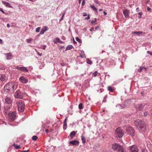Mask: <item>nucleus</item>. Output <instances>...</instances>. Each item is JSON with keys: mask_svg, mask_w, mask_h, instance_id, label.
I'll return each mask as SVG.
<instances>
[{"mask_svg": "<svg viewBox=\"0 0 152 152\" xmlns=\"http://www.w3.org/2000/svg\"><path fill=\"white\" fill-rule=\"evenodd\" d=\"M134 124L141 132H144L145 130L146 124L143 121L139 119L137 120L134 122Z\"/></svg>", "mask_w": 152, "mask_h": 152, "instance_id": "1", "label": "nucleus"}, {"mask_svg": "<svg viewBox=\"0 0 152 152\" xmlns=\"http://www.w3.org/2000/svg\"><path fill=\"white\" fill-rule=\"evenodd\" d=\"M18 84L15 82H11L7 84L4 86V88L8 90V91H10L11 90H15L17 87Z\"/></svg>", "mask_w": 152, "mask_h": 152, "instance_id": "2", "label": "nucleus"}, {"mask_svg": "<svg viewBox=\"0 0 152 152\" xmlns=\"http://www.w3.org/2000/svg\"><path fill=\"white\" fill-rule=\"evenodd\" d=\"M124 132L120 127H118L116 129L115 135L117 137L121 138L124 135Z\"/></svg>", "mask_w": 152, "mask_h": 152, "instance_id": "3", "label": "nucleus"}, {"mask_svg": "<svg viewBox=\"0 0 152 152\" xmlns=\"http://www.w3.org/2000/svg\"><path fill=\"white\" fill-rule=\"evenodd\" d=\"M16 104L17 105L18 110L19 111L23 112L24 109V104L23 102L21 100L17 101Z\"/></svg>", "mask_w": 152, "mask_h": 152, "instance_id": "4", "label": "nucleus"}, {"mask_svg": "<svg viewBox=\"0 0 152 152\" xmlns=\"http://www.w3.org/2000/svg\"><path fill=\"white\" fill-rule=\"evenodd\" d=\"M112 148L113 150L118 151H121V152H124V150L122 147L116 143L112 144Z\"/></svg>", "mask_w": 152, "mask_h": 152, "instance_id": "5", "label": "nucleus"}, {"mask_svg": "<svg viewBox=\"0 0 152 152\" xmlns=\"http://www.w3.org/2000/svg\"><path fill=\"white\" fill-rule=\"evenodd\" d=\"M8 116L9 120L10 121H12L15 119L16 117V113L15 112H12L9 113Z\"/></svg>", "mask_w": 152, "mask_h": 152, "instance_id": "6", "label": "nucleus"}, {"mask_svg": "<svg viewBox=\"0 0 152 152\" xmlns=\"http://www.w3.org/2000/svg\"><path fill=\"white\" fill-rule=\"evenodd\" d=\"M14 96L16 98L22 99L23 97V94L19 90H17L15 93Z\"/></svg>", "mask_w": 152, "mask_h": 152, "instance_id": "7", "label": "nucleus"}, {"mask_svg": "<svg viewBox=\"0 0 152 152\" xmlns=\"http://www.w3.org/2000/svg\"><path fill=\"white\" fill-rule=\"evenodd\" d=\"M130 152H138L139 149L136 145H132L129 147Z\"/></svg>", "mask_w": 152, "mask_h": 152, "instance_id": "8", "label": "nucleus"}, {"mask_svg": "<svg viewBox=\"0 0 152 152\" xmlns=\"http://www.w3.org/2000/svg\"><path fill=\"white\" fill-rule=\"evenodd\" d=\"M127 130L128 133L133 136L134 135V131L133 128L131 127H129L127 128Z\"/></svg>", "mask_w": 152, "mask_h": 152, "instance_id": "9", "label": "nucleus"}, {"mask_svg": "<svg viewBox=\"0 0 152 152\" xmlns=\"http://www.w3.org/2000/svg\"><path fill=\"white\" fill-rule=\"evenodd\" d=\"M16 69L19 70L20 71L23 72H28V69L26 67H19L17 66L15 68Z\"/></svg>", "mask_w": 152, "mask_h": 152, "instance_id": "10", "label": "nucleus"}, {"mask_svg": "<svg viewBox=\"0 0 152 152\" xmlns=\"http://www.w3.org/2000/svg\"><path fill=\"white\" fill-rule=\"evenodd\" d=\"M7 77L4 74H2L0 75V82L3 83L6 81L7 80Z\"/></svg>", "mask_w": 152, "mask_h": 152, "instance_id": "11", "label": "nucleus"}, {"mask_svg": "<svg viewBox=\"0 0 152 152\" xmlns=\"http://www.w3.org/2000/svg\"><path fill=\"white\" fill-rule=\"evenodd\" d=\"M19 80L22 83H26L28 82V80L26 77L23 76H21L20 77Z\"/></svg>", "mask_w": 152, "mask_h": 152, "instance_id": "12", "label": "nucleus"}, {"mask_svg": "<svg viewBox=\"0 0 152 152\" xmlns=\"http://www.w3.org/2000/svg\"><path fill=\"white\" fill-rule=\"evenodd\" d=\"M6 103L10 104H11L12 102V99L11 97H7L5 100Z\"/></svg>", "mask_w": 152, "mask_h": 152, "instance_id": "13", "label": "nucleus"}, {"mask_svg": "<svg viewBox=\"0 0 152 152\" xmlns=\"http://www.w3.org/2000/svg\"><path fill=\"white\" fill-rule=\"evenodd\" d=\"M129 11L127 10H126L123 11V13L126 18H129Z\"/></svg>", "mask_w": 152, "mask_h": 152, "instance_id": "14", "label": "nucleus"}, {"mask_svg": "<svg viewBox=\"0 0 152 152\" xmlns=\"http://www.w3.org/2000/svg\"><path fill=\"white\" fill-rule=\"evenodd\" d=\"M1 3L5 5L7 7H8L10 8L12 7L11 6L10 4L6 1L2 0L1 1Z\"/></svg>", "mask_w": 152, "mask_h": 152, "instance_id": "15", "label": "nucleus"}, {"mask_svg": "<svg viewBox=\"0 0 152 152\" xmlns=\"http://www.w3.org/2000/svg\"><path fill=\"white\" fill-rule=\"evenodd\" d=\"M79 142L75 140L70 141L69 143L72 145H78L79 144Z\"/></svg>", "mask_w": 152, "mask_h": 152, "instance_id": "16", "label": "nucleus"}, {"mask_svg": "<svg viewBox=\"0 0 152 152\" xmlns=\"http://www.w3.org/2000/svg\"><path fill=\"white\" fill-rule=\"evenodd\" d=\"M47 30H48V28L46 26H45L43 27L42 28V29L40 32V34H43L45 32L47 31Z\"/></svg>", "mask_w": 152, "mask_h": 152, "instance_id": "17", "label": "nucleus"}, {"mask_svg": "<svg viewBox=\"0 0 152 152\" xmlns=\"http://www.w3.org/2000/svg\"><path fill=\"white\" fill-rule=\"evenodd\" d=\"M77 132V131L76 132L73 131L70 133V136L71 139H73L74 138Z\"/></svg>", "mask_w": 152, "mask_h": 152, "instance_id": "18", "label": "nucleus"}, {"mask_svg": "<svg viewBox=\"0 0 152 152\" xmlns=\"http://www.w3.org/2000/svg\"><path fill=\"white\" fill-rule=\"evenodd\" d=\"M7 55V60H10L12 58V54L11 53L6 54Z\"/></svg>", "mask_w": 152, "mask_h": 152, "instance_id": "19", "label": "nucleus"}, {"mask_svg": "<svg viewBox=\"0 0 152 152\" xmlns=\"http://www.w3.org/2000/svg\"><path fill=\"white\" fill-rule=\"evenodd\" d=\"M73 48V46L72 45H69L66 47L65 51L68 50H70Z\"/></svg>", "mask_w": 152, "mask_h": 152, "instance_id": "20", "label": "nucleus"}, {"mask_svg": "<svg viewBox=\"0 0 152 152\" xmlns=\"http://www.w3.org/2000/svg\"><path fill=\"white\" fill-rule=\"evenodd\" d=\"M142 33H143V32L141 31H135L133 32H132V33H133V34H136L138 36H139L140 34H142Z\"/></svg>", "mask_w": 152, "mask_h": 152, "instance_id": "21", "label": "nucleus"}, {"mask_svg": "<svg viewBox=\"0 0 152 152\" xmlns=\"http://www.w3.org/2000/svg\"><path fill=\"white\" fill-rule=\"evenodd\" d=\"M81 137L83 143L84 144L86 142V139L85 137L83 136L82 135Z\"/></svg>", "mask_w": 152, "mask_h": 152, "instance_id": "22", "label": "nucleus"}, {"mask_svg": "<svg viewBox=\"0 0 152 152\" xmlns=\"http://www.w3.org/2000/svg\"><path fill=\"white\" fill-rule=\"evenodd\" d=\"M90 7L94 11H95L96 12H97V9L93 5H91Z\"/></svg>", "mask_w": 152, "mask_h": 152, "instance_id": "23", "label": "nucleus"}, {"mask_svg": "<svg viewBox=\"0 0 152 152\" xmlns=\"http://www.w3.org/2000/svg\"><path fill=\"white\" fill-rule=\"evenodd\" d=\"M107 89L109 91L111 92H113L114 91V89L110 86H108L107 87Z\"/></svg>", "mask_w": 152, "mask_h": 152, "instance_id": "24", "label": "nucleus"}, {"mask_svg": "<svg viewBox=\"0 0 152 152\" xmlns=\"http://www.w3.org/2000/svg\"><path fill=\"white\" fill-rule=\"evenodd\" d=\"M13 146L15 147V148L17 149H19L20 148V145H17L15 144V143H14Z\"/></svg>", "mask_w": 152, "mask_h": 152, "instance_id": "25", "label": "nucleus"}, {"mask_svg": "<svg viewBox=\"0 0 152 152\" xmlns=\"http://www.w3.org/2000/svg\"><path fill=\"white\" fill-rule=\"evenodd\" d=\"M55 39L58 42L61 44L63 43V42L61 41L58 38H56Z\"/></svg>", "mask_w": 152, "mask_h": 152, "instance_id": "26", "label": "nucleus"}, {"mask_svg": "<svg viewBox=\"0 0 152 152\" xmlns=\"http://www.w3.org/2000/svg\"><path fill=\"white\" fill-rule=\"evenodd\" d=\"M67 128V124L66 123H64V125H63V129L64 130H65Z\"/></svg>", "mask_w": 152, "mask_h": 152, "instance_id": "27", "label": "nucleus"}, {"mask_svg": "<svg viewBox=\"0 0 152 152\" xmlns=\"http://www.w3.org/2000/svg\"><path fill=\"white\" fill-rule=\"evenodd\" d=\"M87 63L89 64H92V61L89 59H87Z\"/></svg>", "mask_w": 152, "mask_h": 152, "instance_id": "28", "label": "nucleus"}, {"mask_svg": "<svg viewBox=\"0 0 152 152\" xmlns=\"http://www.w3.org/2000/svg\"><path fill=\"white\" fill-rule=\"evenodd\" d=\"M79 108L80 109H83V104L82 103H80L78 105Z\"/></svg>", "mask_w": 152, "mask_h": 152, "instance_id": "29", "label": "nucleus"}, {"mask_svg": "<svg viewBox=\"0 0 152 152\" xmlns=\"http://www.w3.org/2000/svg\"><path fill=\"white\" fill-rule=\"evenodd\" d=\"M32 40L33 39H26V41L27 42L31 43Z\"/></svg>", "mask_w": 152, "mask_h": 152, "instance_id": "30", "label": "nucleus"}, {"mask_svg": "<svg viewBox=\"0 0 152 152\" xmlns=\"http://www.w3.org/2000/svg\"><path fill=\"white\" fill-rule=\"evenodd\" d=\"M142 107V104H140L138 105V110H141Z\"/></svg>", "mask_w": 152, "mask_h": 152, "instance_id": "31", "label": "nucleus"}, {"mask_svg": "<svg viewBox=\"0 0 152 152\" xmlns=\"http://www.w3.org/2000/svg\"><path fill=\"white\" fill-rule=\"evenodd\" d=\"M37 137L36 136H34L32 137V139L34 140H37Z\"/></svg>", "mask_w": 152, "mask_h": 152, "instance_id": "32", "label": "nucleus"}, {"mask_svg": "<svg viewBox=\"0 0 152 152\" xmlns=\"http://www.w3.org/2000/svg\"><path fill=\"white\" fill-rule=\"evenodd\" d=\"M64 49L65 48L64 46H61L60 47V48L59 49V50H63V52H64Z\"/></svg>", "mask_w": 152, "mask_h": 152, "instance_id": "33", "label": "nucleus"}, {"mask_svg": "<svg viewBox=\"0 0 152 152\" xmlns=\"http://www.w3.org/2000/svg\"><path fill=\"white\" fill-rule=\"evenodd\" d=\"M97 72L96 71H95L94 73H93L92 75L93 76L95 77L97 75Z\"/></svg>", "mask_w": 152, "mask_h": 152, "instance_id": "34", "label": "nucleus"}, {"mask_svg": "<svg viewBox=\"0 0 152 152\" xmlns=\"http://www.w3.org/2000/svg\"><path fill=\"white\" fill-rule=\"evenodd\" d=\"M41 28L40 27H38L36 29V31L37 32H39Z\"/></svg>", "mask_w": 152, "mask_h": 152, "instance_id": "35", "label": "nucleus"}, {"mask_svg": "<svg viewBox=\"0 0 152 152\" xmlns=\"http://www.w3.org/2000/svg\"><path fill=\"white\" fill-rule=\"evenodd\" d=\"M143 69V67H141L140 68V69H139L138 70V71L139 72H141L142 70Z\"/></svg>", "mask_w": 152, "mask_h": 152, "instance_id": "36", "label": "nucleus"}, {"mask_svg": "<svg viewBox=\"0 0 152 152\" xmlns=\"http://www.w3.org/2000/svg\"><path fill=\"white\" fill-rule=\"evenodd\" d=\"M76 40L79 42H81V40L80 39H79L78 37H77L76 38Z\"/></svg>", "mask_w": 152, "mask_h": 152, "instance_id": "37", "label": "nucleus"}, {"mask_svg": "<svg viewBox=\"0 0 152 152\" xmlns=\"http://www.w3.org/2000/svg\"><path fill=\"white\" fill-rule=\"evenodd\" d=\"M96 22V19H95V20H93L91 21V23L92 24H94V23H95Z\"/></svg>", "mask_w": 152, "mask_h": 152, "instance_id": "38", "label": "nucleus"}, {"mask_svg": "<svg viewBox=\"0 0 152 152\" xmlns=\"http://www.w3.org/2000/svg\"><path fill=\"white\" fill-rule=\"evenodd\" d=\"M90 19V17L89 16V15H88V17L86 18H85V19L86 20H89Z\"/></svg>", "mask_w": 152, "mask_h": 152, "instance_id": "39", "label": "nucleus"}, {"mask_svg": "<svg viewBox=\"0 0 152 152\" xmlns=\"http://www.w3.org/2000/svg\"><path fill=\"white\" fill-rule=\"evenodd\" d=\"M106 98H107V96H105L104 98L103 102H106Z\"/></svg>", "mask_w": 152, "mask_h": 152, "instance_id": "40", "label": "nucleus"}, {"mask_svg": "<svg viewBox=\"0 0 152 152\" xmlns=\"http://www.w3.org/2000/svg\"><path fill=\"white\" fill-rule=\"evenodd\" d=\"M85 5V0H83L82 3V5L83 6Z\"/></svg>", "mask_w": 152, "mask_h": 152, "instance_id": "41", "label": "nucleus"}, {"mask_svg": "<svg viewBox=\"0 0 152 152\" xmlns=\"http://www.w3.org/2000/svg\"><path fill=\"white\" fill-rule=\"evenodd\" d=\"M147 52L148 54H149L150 55L152 56V52H151L150 51H148Z\"/></svg>", "mask_w": 152, "mask_h": 152, "instance_id": "42", "label": "nucleus"}, {"mask_svg": "<svg viewBox=\"0 0 152 152\" xmlns=\"http://www.w3.org/2000/svg\"><path fill=\"white\" fill-rule=\"evenodd\" d=\"M0 11L2 12L4 14L5 13V12L3 11V9L0 7Z\"/></svg>", "mask_w": 152, "mask_h": 152, "instance_id": "43", "label": "nucleus"}, {"mask_svg": "<svg viewBox=\"0 0 152 152\" xmlns=\"http://www.w3.org/2000/svg\"><path fill=\"white\" fill-rule=\"evenodd\" d=\"M87 15V14L86 12H83V16H86Z\"/></svg>", "mask_w": 152, "mask_h": 152, "instance_id": "44", "label": "nucleus"}, {"mask_svg": "<svg viewBox=\"0 0 152 152\" xmlns=\"http://www.w3.org/2000/svg\"><path fill=\"white\" fill-rule=\"evenodd\" d=\"M141 152H147V151L144 149L142 150Z\"/></svg>", "mask_w": 152, "mask_h": 152, "instance_id": "45", "label": "nucleus"}, {"mask_svg": "<svg viewBox=\"0 0 152 152\" xmlns=\"http://www.w3.org/2000/svg\"><path fill=\"white\" fill-rule=\"evenodd\" d=\"M148 114V113L147 112L144 113V115L145 116H146Z\"/></svg>", "mask_w": 152, "mask_h": 152, "instance_id": "46", "label": "nucleus"}, {"mask_svg": "<svg viewBox=\"0 0 152 152\" xmlns=\"http://www.w3.org/2000/svg\"><path fill=\"white\" fill-rule=\"evenodd\" d=\"M147 10L149 11H151V9L149 7H148L147 8Z\"/></svg>", "mask_w": 152, "mask_h": 152, "instance_id": "47", "label": "nucleus"}, {"mask_svg": "<svg viewBox=\"0 0 152 152\" xmlns=\"http://www.w3.org/2000/svg\"><path fill=\"white\" fill-rule=\"evenodd\" d=\"M94 28H91L90 30V31H92L94 30Z\"/></svg>", "mask_w": 152, "mask_h": 152, "instance_id": "48", "label": "nucleus"}, {"mask_svg": "<svg viewBox=\"0 0 152 152\" xmlns=\"http://www.w3.org/2000/svg\"><path fill=\"white\" fill-rule=\"evenodd\" d=\"M37 53L38 54V55L40 56H41L42 55V54L41 53H40L39 52H37Z\"/></svg>", "mask_w": 152, "mask_h": 152, "instance_id": "49", "label": "nucleus"}, {"mask_svg": "<svg viewBox=\"0 0 152 152\" xmlns=\"http://www.w3.org/2000/svg\"><path fill=\"white\" fill-rule=\"evenodd\" d=\"M67 118H66L64 121V123H66V121H67Z\"/></svg>", "mask_w": 152, "mask_h": 152, "instance_id": "50", "label": "nucleus"}, {"mask_svg": "<svg viewBox=\"0 0 152 152\" xmlns=\"http://www.w3.org/2000/svg\"><path fill=\"white\" fill-rule=\"evenodd\" d=\"M29 151V150H28L27 151H23V152H28Z\"/></svg>", "mask_w": 152, "mask_h": 152, "instance_id": "51", "label": "nucleus"}, {"mask_svg": "<svg viewBox=\"0 0 152 152\" xmlns=\"http://www.w3.org/2000/svg\"><path fill=\"white\" fill-rule=\"evenodd\" d=\"M0 43L1 44H3L2 40V39H0Z\"/></svg>", "mask_w": 152, "mask_h": 152, "instance_id": "52", "label": "nucleus"}, {"mask_svg": "<svg viewBox=\"0 0 152 152\" xmlns=\"http://www.w3.org/2000/svg\"><path fill=\"white\" fill-rule=\"evenodd\" d=\"M49 132V130L48 129H46L45 130V132L47 133H48Z\"/></svg>", "mask_w": 152, "mask_h": 152, "instance_id": "53", "label": "nucleus"}, {"mask_svg": "<svg viewBox=\"0 0 152 152\" xmlns=\"http://www.w3.org/2000/svg\"><path fill=\"white\" fill-rule=\"evenodd\" d=\"M7 26L8 28H9L10 27V25L9 23L7 24Z\"/></svg>", "mask_w": 152, "mask_h": 152, "instance_id": "54", "label": "nucleus"}, {"mask_svg": "<svg viewBox=\"0 0 152 152\" xmlns=\"http://www.w3.org/2000/svg\"><path fill=\"white\" fill-rule=\"evenodd\" d=\"M81 0H79L78 1V3L79 4H80L81 3Z\"/></svg>", "mask_w": 152, "mask_h": 152, "instance_id": "55", "label": "nucleus"}, {"mask_svg": "<svg viewBox=\"0 0 152 152\" xmlns=\"http://www.w3.org/2000/svg\"><path fill=\"white\" fill-rule=\"evenodd\" d=\"M103 13H104V15H106L107 14V13L105 12H103Z\"/></svg>", "mask_w": 152, "mask_h": 152, "instance_id": "56", "label": "nucleus"}, {"mask_svg": "<svg viewBox=\"0 0 152 152\" xmlns=\"http://www.w3.org/2000/svg\"><path fill=\"white\" fill-rule=\"evenodd\" d=\"M138 14L140 15V16H141L142 15V12H140L138 13Z\"/></svg>", "mask_w": 152, "mask_h": 152, "instance_id": "57", "label": "nucleus"}, {"mask_svg": "<svg viewBox=\"0 0 152 152\" xmlns=\"http://www.w3.org/2000/svg\"><path fill=\"white\" fill-rule=\"evenodd\" d=\"M98 28H99V27H97V26L95 27V29L96 30H97Z\"/></svg>", "mask_w": 152, "mask_h": 152, "instance_id": "58", "label": "nucleus"}, {"mask_svg": "<svg viewBox=\"0 0 152 152\" xmlns=\"http://www.w3.org/2000/svg\"><path fill=\"white\" fill-rule=\"evenodd\" d=\"M65 14V13H64V14H63V15H62V19L63 18V17H64V15Z\"/></svg>", "mask_w": 152, "mask_h": 152, "instance_id": "59", "label": "nucleus"}, {"mask_svg": "<svg viewBox=\"0 0 152 152\" xmlns=\"http://www.w3.org/2000/svg\"><path fill=\"white\" fill-rule=\"evenodd\" d=\"M102 9H100L99 10V12H100V11H102Z\"/></svg>", "mask_w": 152, "mask_h": 152, "instance_id": "60", "label": "nucleus"}, {"mask_svg": "<svg viewBox=\"0 0 152 152\" xmlns=\"http://www.w3.org/2000/svg\"><path fill=\"white\" fill-rule=\"evenodd\" d=\"M80 56L82 58L83 57V56L82 55H80Z\"/></svg>", "mask_w": 152, "mask_h": 152, "instance_id": "61", "label": "nucleus"}, {"mask_svg": "<svg viewBox=\"0 0 152 152\" xmlns=\"http://www.w3.org/2000/svg\"><path fill=\"white\" fill-rule=\"evenodd\" d=\"M46 48V46H45L43 48V49H45Z\"/></svg>", "mask_w": 152, "mask_h": 152, "instance_id": "62", "label": "nucleus"}, {"mask_svg": "<svg viewBox=\"0 0 152 152\" xmlns=\"http://www.w3.org/2000/svg\"><path fill=\"white\" fill-rule=\"evenodd\" d=\"M95 1L96 3L97 4H99V3H98L97 1Z\"/></svg>", "mask_w": 152, "mask_h": 152, "instance_id": "63", "label": "nucleus"}, {"mask_svg": "<svg viewBox=\"0 0 152 152\" xmlns=\"http://www.w3.org/2000/svg\"><path fill=\"white\" fill-rule=\"evenodd\" d=\"M139 8H137L136 9V10H139Z\"/></svg>", "mask_w": 152, "mask_h": 152, "instance_id": "64", "label": "nucleus"}]
</instances>
